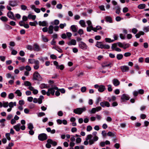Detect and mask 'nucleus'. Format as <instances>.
<instances>
[{
    "label": "nucleus",
    "instance_id": "nucleus-1",
    "mask_svg": "<svg viewBox=\"0 0 149 149\" xmlns=\"http://www.w3.org/2000/svg\"><path fill=\"white\" fill-rule=\"evenodd\" d=\"M97 133L96 132H94L92 134H89L87 136L85 139V141L84 142V144L85 145H87L89 143L90 145L94 144L95 142L97 141L99 139L98 137L97 136Z\"/></svg>",
    "mask_w": 149,
    "mask_h": 149
},
{
    "label": "nucleus",
    "instance_id": "nucleus-2",
    "mask_svg": "<svg viewBox=\"0 0 149 149\" xmlns=\"http://www.w3.org/2000/svg\"><path fill=\"white\" fill-rule=\"evenodd\" d=\"M17 1L15 0H10L8 1V5L6 6V8L8 10L10 11L12 10L11 7L9 6L12 7H15L17 5Z\"/></svg>",
    "mask_w": 149,
    "mask_h": 149
},
{
    "label": "nucleus",
    "instance_id": "nucleus-3",
    "mask_svg": "<svg viewBox=\"0 0 149 149\" xmlns=\"http://www.w3.org/2000/svg\"><path fill=\"white\" fill-rule=\"evenodd\" d=\"M86 110V107L84 106L81 108H77L74 109L73 112L76 114L81 115L82 113L85 111Z\"/></svg>",
    "mask_w": 149,
    "mask_h": 149
},
{
    "label": "nucleus",
    "instance_id": "nucleus-4",
    "mask_svg": "<svg viewBox=\"0 0 149 149\" xmlns=\"http://www.w3.org/2000/svg\"><path fill=\"white\" fill-rule=\"evenodd\" d=\"M58 89V88L56 86L49 88L48 91L47 92V95L48 96H49L50 94L52 95H54L55 92V90Z\"/></svg>",
    "mask_w": 149,
    "mask_h": 149
},
{
    "label": "nucleus",
    "instance_id": "nucleus-5",
    "mask_svg": "<svg viewBox=\"0 0 149 149\" xmlns=\"http://www.w3.org/2000/svg\"><path fill=\"white\" fill-rule=\"evenodd\" d=\"M33 79L39 81H42L43 79L38 72H35L33 74Z\"/></svg>",
    "mask_w": 149,
    "mask_h": 149
},
{
    "label": "nucleus",
    "instance_id": "nucleus-6",
    "mask_svg": "<svg viewBox=\"0 0 149 149\" xmlns=\"http://www.w3.org/2000/svg\"><path fill=\"white\" fill-rule=\"evenodd\" d=\"M38 137L39 140L43 141L47 139V136L45 133H41L38 135Z\"/></svg>",
    "mask_w": 149,
    "mask_h": 149
},
{
    "label": "nucleus",
    "instance_id": "nucleus-7",
    "mask_svg": "<svg viewBox=\"0 0 149 149\" xmlns=\"http://www.w3.org/2000/svg\"><path fill=\"white\" fill-rule=\"evenodd\" d=\"M33 50L37 52L41 51V49L39 45L37 43H35L33 45Z\"/></svg>",
    "mask_w": 149,
    "mask_h": 149
},
{
    "label": "nucleus",
    "instance_id": "nucleus-8",
    "mask_svg": "<svg viewBox=\"0 0 149 149\" xmlns=\"http://www.w3.org/2000/svg\"><path fill=\"white\" fill-rule=\"evenodd\" d=\"M79 47L82 49L85 50L87 49V46L83 42H81L79 45Z\"/></svg>",
    "mask_w": 149,
    "mask_h": 149
},
{
    "label": "nucleus",
    "instance_id": "nucleus-9",
    "mask_svg": "<svg viewBox=\"0 0 149 149\" xmlns=\"http://www.w3.org/2000/svg\"><path fill=\"white\" fill-rule=\"evenodd\" d=\"M100 105L103 107H109L110 106V103L107 101H103L100 103Z\"/></svg>",
    "mask_w": 149,
    "mask_h": 149
},
{
    "label": "nucleus",
    "instance_id": "nucleus-10",
    "mask_svg": "<svg viewBox=\"0 0 149 149\" xmlns=\"http://www.w3.org/2000/svg\"><path fill=\"white\" fill-rule=\"evenodd\" d=\"M120 68L123 72H128L129 70V68L127 66H122L120 67Z\"/></svg>",
    "mask_w": 149,
    "mask_h": 149
},
{
    "label": "nucleus",
    "instance_id": "nucleus-11",
    "mask_svg": "<svg viewBox=\"0 0 149 149\" xmlns=\"http://www.w3.org/2000/svg\"><path fill=\"white\" fill-rule=\"evenodd\" d=\"M7 16L9 18L11 19L15 20V18L14 17V14L13 12L11 11H9L7 13Z\"/></svg>",
    "mask_w": 149,
    "mask_h": 149
},
{
    "label": "nucleus",
    "instance_id": "nucleus-12",
    "mask_svg": "<svg viewBox=\"0 0 149 149\" xmlns=\"http://www.w3.org/2000/svg\"><path fill=\"white\" fill-rule=\"evenodd\" d=\"M121 99L123 101L128 100L130 99V97L128 95L124 94L121 96Z\"/></svg>",
    "mask_w": 149,
    "mask_h": 149
},
{
    "label": "nucleus",
    "instance_id": "nucleus-13",
    "mask_svg": "<svg viewBox=\"0 0 149 149\" xmlns=\"http://www.w3.org/2000/svg\"><path fill=\"white\" fill-rule=\"evenodd\" d=\"M112 82L113 85L115 86H117L120 84V82L117 79H114L112 80Z\"/></svg>",
    "mask_w": 149,
    "mask_h": 149
},
{
    "label": "nucleus",
    "instance_id": "nucleus-14",
    "mask_svg": "<svg viewBox=\"0 0 149 149\" xmlns=\"http://www.w3.org/2000/svg\"><path fill=\"white\" fill-rule=\"evenodd\" d=\"M113 9L116 10V13L117 14L119 15L120 13L121 8L119 6H116Z\"/></svg>",
    "mask_w": 149,
    "mask_h": 149
},
{
    "label": "nucleus",
    "instance_id": "nucleus-15",
    "mask_svg": "<svg viewBox=\"0 0 149 149\" xmlns=\"http://www.w3.org/2000/svg\"><path fill=\"white\" fill-rule=\"evenodd\" d=\"M39 25L40 26H47L48 23L46 21H39L38 22Z\"/></svg>",
    "mask_w": 149,
    "mask_h": 149
},
{
    "label": "nucleus",
    "instance_id": "nucleus-16",
    "mask_svg": "<svg viewBox=\"0 0 149 149\" xmlns=\"http://www.w3.org/2000/svg\"><path fill=\"white\" fill-rule=\"evenodd\" d=\"M47 142L48 143H50V144L52 145L53 146H55L57 145V143L56 141H53L51 139H48L47 140Z\"/></svg>",
    "mask_w": 149,
    "mask_h": 149
},
{
    "label": "nucleus",
    "instance_id": "nucleus-17",
    "mask_svg": "<svg viewBox=\"0 0 149 149\" xmlns=\"http://www.w3.org/2000/svg\"><path fill=\"white\" fill-rule=\"evenodd\" d=\"M106 88L105 86L103 85H100L99 86V87L98 89V91L100 92H102L104 91Z\"/></svg>",
    "mask_w": 149,
    "mask_h": 149
},
{
    "label": "nucleus",
    "instance_id": "nucleus-18",
    "mask_svg": "<svg viewBox=\"0 0 149 149\" xmlns=\"http://www.w3.org/2000/svg\"><path fill=\"white\" fill-rule=\"evenodd\" d=\"M54 26L52 25H50L48 28V33L50 34H52L53 32Z\"/></svg>",
    "mask_w": 149,
    "mask_h": 149
},
{
    "label": "nucleus",
    "instance_id": "nucleus-19",
    "mask_svg": "<svg viewBox=\"0 0 149 149\" xmlns=\"http://www.w3.org/2000/svg\"><path fill=\"white\" fill-rule=\"evenodd\" d=\"M21 124L18 123L13 126V128L16 131L18 132L20 130Z\"/></svg>",
    "mask_w": 149,
    "mask_h": 149
},
{
    "label": "nucleus",
    "instance_id": "nucleus-20",
    "mask_svg": "<svg viewBox=\"0 0 149 149\" xmlns=\"http://www.w3.org/2000/svg\"><path fill=\"white\" fill-rule=\"evenodd\" d=\"M68 45H75L76 44V40L74 39H72L71 40L67 43Z\"/></svg>",
    "mask_w": 149,
    "mask_h": 149
},
{
    "label": "nucleus",
    "instance_id": "nucleus-21",
    "mask_svg": "<svg viewBox=\"0 0 149 149\" xmlns=\"http://www.w3.org/2000/svg\"><path fill=\"white\" fill-rule=\"evenodd\" d=\"M103 45V44H102V42L97 41L96 42L95 46L98 48H101L102 49Z\"/></svg>",
    "mask_w": 149,
    "mask_h": 149
},
{
    "label": "nucleus",
    "instance_id": "nucleus-22",
    "mask_svg": "<svg viewBox=\"0 0 149 149\" xmlns=\"http://www.w3.org/2000/svg\"><path fill=\"white\" fill-rule=\"evenodd\" d=\"M144 34V32L143 31H140L138 33L136 34L135 35V36L137 38H140L141 35H143Z\"/></svg>",
    "mask_w": 149,
    "mask_h": 149
},
{
    "label": "nucleus",
    "instance_id": "nucleus-23",
    "mask_svg": "<svg viewBox=\"0 0 149 149\" xmlns=\"http://www.w3.org/2000/svg\"><path fill=\"white\" fill-rule=\"evenodd\" d=\"M59 23V21L58 19H55L51 22V24L52 25H57Z\"/></svg>",
    "mask_w": 149,
    "mask_h": 149
},
{
    "label": "nucleus",
    "instance_id": "nucleus-24",
    "mask_svg": "<svg viewBox=\"0 0 149 149\" xmlns=\"http://www.w3.org/2000/svg\"><path fill=\"white\" fill-rule=\"evenodd\" d=\"M39 87L41 89L43 88H47L48 87L47 84H45L44 83L41 84L40 85Z\"/></svg>",
    "mask_w": 149,
    "mask_h": 149
},
{
    "label": "nucleus",
    "instance_id": "nucleus-25",
    "mask_svg": "<svg viewBox=\"0 0 149 149\" xmlns=\"http://www.w3.org/2000/svg\"><path fill=\"white\" fill-rule=\"evenodd\" d=\"M116 99V97L114 96H113L111 97H108L107 98V100L109 102L114 101Z\"/></svg>",
    "mask_w": 149,
    "mask_h": 149
},
{
    "label": "nucleus",
    "instance_id": "nucleus-26",
    "mask_svg": "<svg viewBox=\"0 0 149 149\" xmlns=\"http://www.w3.org/2000/svg\"><path fill=\"white\" fill-rule=\"evenodd\" d=\"M16 102H10L9 103L8 106L10 108H12L14 106H16Z\"/></svg>",
    "mask_w": 149,
    "mask_h": 149
},
{
    "label": "nucleus",
    "instance_id": "nucleus-27",
    "mask_svg": "<svg viewBox=\"0 0 149 149\" xmlns=\"http://www.w3.org/2000/svg\"><path fill=\"white\" fill-rule=\"evenodd\" d=\"M44 99V97L42 95H40L38 99V102L39 104H41L42 102V100Z\"/></svg>",
    "mask_w": 149,
    "mask_h": 149
},
{
    "label": "nucleus",
    "instance_id": "nucleus-28",
    "mask_svg": "<svg viewBox=\"0 0 149 149\" xmlns=\"http://www.w3.org/2000/svg\"><path fill=\"white\" fill-rule=\"evenodd\" d=\"M23 85H24L26 86H31V83L28 81H25L24 82Z\"/></svg>",
    "mask_w": 149,
    "mask_h": 149
},
{
    "label": "nucleus",
    "instance_id": "nucleus-29",
    "mask_svg": "<svg viewBox=\"0 0 149 149\" xmlns=\"http://www.w3.org/2000/svg\"><path fill=\"white\" fill-rule=\"evenodd\" d=\"M91 30H93L94 31H96L95 29L94 28L93 26H88L87 27V31L88 32H90Z\"/></svg>",
    "mask_w": 149,
    "mask_h": 149
},
{
    "label": "nucleus",
    "instance_id": "nucleus-30",
    "mask_svg": "<svg viewBox=\"0 0 149 149\" xmlns=\"http://www.w3.org/2000/svg\"><path fill=\"white\" fill-rule=\"evenodd\" d=\"M15 93L17 95L18 97H21L22 95V93L19 90H16Z\"/></svg>",
    "mask_w": 149,
    "mask_h": 149
},
{
    "label": "nucleus",
    "instance_id": "nucleus-31",
    "mask_svg": "<svg viewBox=\"0 0 149 149\" xmlns=\"http://www.w3.org/2000/svg\"><path fill=\"white\" fill-rule=\"evenodd\" d=\"M106 21L107 22H109L110 23L112 22V19L111 17L110 16H106L105 18Z\"/></svg>",
    "mask_w": 149,
    "mask_h": 149
},
{
    "label": "nucleus",
    "instance_id": "nucleus-32",
    "mask_svg": "<svg viewBox=\"0 0 149 149\" xmlns=\"http://www.w3.org/2000/svg\"><path fill=\"white\" fill-rule=\"evenodd\" d=\"M28 17L29 19H32L33 20H34L36 17V15H32L31 14H29L28 16Z\"/></svg>",
    "mask_w": 149,
    "mask_h": 149
},
{
    "label": "nucleus",
    "instance_id": "nucleus-33",
    "mask_svg": "<svg viewBox=\"0 0 149 149\" xmlns=\"http://www.w3.org/2000/svg\"><path fill=\"white\" fill-rule=\"evenodd\" d=\"M79 23L82 27H84L86 26L85 22L84 20H80L79 22Z\"/></svg>",
    "mask_w": 149,
    "mask_h": 149
},
{
    "label": "nucleus",
    "instance_id": "nucleus-34",
    "mask_svg": "<svg viewBox=\"0 0 149 149\" xmlns=\"http://www.w3.org/2000/svg\"><path fill=\"white\" fill-rule=\"evenodd\" d=\"M130 46V44L129 43H126L125 42H123V48L124 49L129 48Z\"/></svg>",
    "mask_w": 149,
    "mask_h": 149
},
{
    "label": "nucleus",
    "instance_id": "nucleus-35",
    "mask_svg": "<svg viewBox=\"0 0 149 149\" xmlns=\"http://www.w3.org/2000/svg\"><path fill=\"white\" fill-rule=\"evenodd\" d=\"M123 58V55L122 54H117L116 55V58L118 60H120Z\"/></svg>",
    "mask_w": 149,
    "mask_h": 149
},
{
    "label": "nucleus",
    "instance_id": "nucleus-36",
    "mask_svg": "<svg viewBox=\"0 0 149 149\" xmlns=\"http://www.w3.org/2000/svg\"><path fill=\"white\" fill-rule=\"evenodd\" d=\"M111 63H108L107 62H105L102 64V66L103 67H108L111 65Z\"/></svg>",
    "mask_w": 149,
    "mask_h": 149
},
{
    "label": "nucleus",
    "instance_id": "nucleus-37",
    "mask_svg": "<svg viewBox=\"0 0 149 149\" xmlns=\"http://www.w3.org/2000/svg\"><path fill=\"white\" fill-rule=\"evenodd\" d=\"M41 38L42 40L43 41L45 42H47L49 40L47 38L44 36L43 35H42L41 36Z\"/></svg>",
    "mask_w": 149,
    "mask_h": 149
},
{
    "label": "nucleus",
    "instance_id": "nucleus-38",
    "mask_svg": "<svg viewBox=\"0 0 149 149\" xmlns=\"http://www.w3.org/2000/svg\"><path fill=\"white\" fill-rule=\"evenodd\" d=\"M71 28L72 31L74 32H75L77 31V29L76 26L75 25H73L71 26Z\"/></svg>",
    "mask_w": 149,
    "mask_h": 149
},
{
    "label": "nucleus",
    "instance_id": "nucleus-39",
    "mask_svg": "<svg viewBox=\"0 0 149 149\" xmlns=\"http://www.w3.org/2000/svg\"><path fill=\"white\" fill-rule=\"evenodd\" d=\"M146 7V5L144 4H141L138 6V8L140 9H143Z\"/></svg>",
    "mask_w": 149,
    "mask_h": 149
},
{
    "label": "nucleus",
    "instance_id": "nucleus-40",
    "mask_svg": "<svg viewBox=\"0 0 149 149\" xmlns=\"http://www.w3.org/2000/svg\"><path fill=\"white\" fill-rule=\"evenodd\" d=\"M107 135L109 136L116 137L114 133L111 132H109L107 133Z\"/></svg>",
    "mask_w": 149,
    "mask_h": 149
},
{
    "label": "nucleus",
    "instance_id": "nucleus-41",
    "mask_svg": "<svg viewBox=\"0 0 149 149\" xmlns=\"http://www.w3.org/2000/svg\"><path fill=\"white\" fill-rule=\"evenodd\" d=\"M28 128L29 130H33V126L32 123H29L28 124Z\"/></svg>",
    "mask_w": 149,
    "mask_h": 149
},
{
    "label": "nucleus",
    "instance_id": "nucleus-42",
    "mask_svg": "<svg viewBox=\"0 0 149 149\" xmlns=\"http://www.w3.org/2000/svg\"><path fill=\"white\" fill-rule=\"evenodd\" d=\"M143 30L146 32H149V26H144Z\"/></svg>",
    "mask_w": 149,
    "mask_h": 149
},
{
    "label": "nucleus",
    "instance_id": "nucleus-43",
    "mask_svg": "<svg viewBox=\"0 0 149 149\" xmlns=\"http://www.w3.org/2000/svg\"><path fill=\"white\" fill-rule=\"evenodd\" d=\"M105 40L106 42L109 43L113 42L114 41V40H111L110 38H106Z\"/></svg>",
    "mask_w": 149,
    "mask_h": 149
},
{
    "label": "nucleus",
    "instance_id": "nucleus-44",
    "mask_svg": "<svg viewBox=\"0 0 149 149\" xmlns=\"http://www.w3.org/2000/svg\"><path fill=\"white\" fill-rule=\"evenodd\" d=\"M52 48L55 49L60 53H62L63 52L62 50L61 49L58 48H57L56 46H53Z\"/></svg>",
    "mask_w": 149,
    "mask_h": 149
},
{
    "label": "nucleus",
    "instance_id": "nucleus-45",
    "mask_svg": "<svg viewBox=\"0 0 149 149\" xmlns=\"http://www.w3.org/2000/svg\"><path fill=\"white\" fill-rule=\"evenodd\" d=\"M110 46L108 45H103L102 49H109Z\"/></svg>",
    "mask_w": 149,
    "mask_h": 149
},
{
    "label": "nucleus",
    "instance_id": "nucleus-46",
    "mask_svg": "<svg viewBox=\"0 0 149 149\" xmlns=\"http://www.w3.org/2000/svg\"><path fill=\"white\" fill-rule=\"evenodd\" d=\"M0 19L3 22H6L8 20L7 18L5 16H2Z\"/></svg>",
    "mask_w": 149,
    "mask_h": 149
},
{
    "label": "nucleus",
    "instance_id": "nucleus-47",
    "mask_svg": "<svg viewBox=\"0 0 149 149\" xmlns=\"http://www.w3.org/2000/svg\"><path fill=\"white\" fill-rule=\"evenodd\" d=\"M38 24L37 22L35 21L34 22H30L29 23V24L31 26H36V25Z\"/></svg>",
    "mask_w": 149,
    "mask_h": 149
},
{
    "label": "nucleus",
    "instance_id": "nucleus-48",
    "mask_svg": "<svg viewBox=\"0 0 149 149\" xmlns=\"http://www.w3.org/2000/svg\"><path fill=\"white\" fill-rule=\"evenodd\" d=\"M66 26V24L65 23H64V24H60L59 26L61 29H63Z\"/></svg>",
    "mask_w": 149,
    "mask_h": 149
},
{
    "label": "nucleus",
    "instance_id": "nucleus-49",
    "mask_svg": "<svg viewBox=\"0 0 149 149\" xmlns=\"http://www.w3.org/2000/svg\"><path fill=\"white\" fill-rule=\"evenodd\" d=\"M117 44L114 43L111 46V49L113 50H115V48L117 47Z\"/></svg>",
    "mask_w": 149,
    "mask_h": 149
},
{
    "label": "nucleus",
    "instance_id": "nucleus-50",
    "mask_svg": "<svg viewBox=\"0 0 149 149\" xmlns=\"http://www.w3.org/2000/svg\"><path fill=\"white\" fill-rule=\"evenodd\" d=\"M14 95L13 93H10L8 96V98L10 99H13L14 97Z\"/></svg>",
    "mask_w": 149,
    "mask_h": 149
},
{
    "label": "nucleus",
    "instance_id": "nucleus-51",
    "mask_svg": "<svg viewBox=\"0 0 149 149\" xmlns=\"http://www.w3.org/2000/svg\"><path fill=\"white\" fill-rule=\"evenodd\" d=\"M17 59L21 61L22 62H24L25 61V59L24 58H22L20 56H18L17 58Z\"/></svg>",
    "mask_w": 149,
    "mask_h": 149
},
{
    "label": "nucleus",
    "instance_id": "nucleus-52",
    "mask_svg": "<svg viewBox=\"0 0 149 149\" xmlns=\"http://www.w3.org/2000/svg\"><path fill=\"white\" fill-rule=\"evenodd\" d=\"M64 68V66L63 65H58L56 66L57 69H59L61 70H63Z\"/></svg>",
    "mask_w": 149,
    "mask_h": 149
},
{
    "label": "nucleus",
    "instance_id": "nucleus-53",
    "mask_svg": "<svg viewBox=\"0 0 149 149\" xmlns=\"http://www.w3.org/2000/svg\"><path fill=\"white\" fill-rule=\"evenodd\" d=\"M3 106L4 107L6 108L8 107L9 103L8 102H3Z\"/></svg>",
    "mask_w": 149,
    "mask_h": 149
},
{
    "label": "nucleus",
    "instance_id": "nucleus-54",
    "mask_svg": "<svg viewBox=\"0 0 149 149\" xmlns=\"http://www.w3.org/2000/svg\"><path fill=\"white\" fill-rule=\"evenodd\" d=\"M25 103L24 101L23 100H20L19 101V105L23 106Z\"/></svg>",
    "mask_w": 149,
    "mask_h": 149
},
{
    "label": "nucleus",
    "instance_id": "nucleus-55",
    "mask_svg": "<svg viewBox=\"0 0 149 149\" xmlns=\"http://www.w3.org/2000/svg\"><path fill=\"white\" fill-rule=\"evenodd\" d=\"M131 55L130 52H127L124 53V55L125 57H127L130 56Z\"/></svg>",
    "mask_w": 149,
    "mask_h": 149
},
{
    "label": "nucleus",
    "instance_id": "nucleus-56",
    "mask_svg": "<svg viewBox=\"0 0 149 149\" xmlns=\"http://www.w3.org/2000/svg\"><path fill=\"white\" fill-rule=\"evenodd\" d=\"M7 95V94L5 92H3L1 94V96L3 98L5 97Z\"/></svg>",
    "mask_w": 149,
    "mask_h": 149
},
{
    "label": "nucleus",
    "instance_id": "nucleus-57",
    "mask_svg": "<svg viewBox=\"0 0 149 149\" xmlns=\"http://www.w3.org/2000/svg\"><path fill=\"white\" fill-rule=\"evenodd\" d=\"M108 87V90L109 92H111L112 91V86L111 85H107Z\"/></svg>",
    "mask_w": 149,
    "mask_h": 149
},
{
    "label": "nucleus",
    "instance_id": "nucleus-58",
    "mask_svg": "<svg viewBox=\"0 0 149 149\" xmlns=\"http://www.w3.org/2000/svg\"><path fill=\"white\" fill-rule=\"evenodd\" d=\"M26 70L28 71H30L31 70V67L29 65H26L25 67Z\"/></svg>",
    "mask_w": 149,
    "mask_h": 149
},
{
    "label": "nucleus",
    "instance_id": "nucleus-59",
    "mask_svg": "<svg viewBox=\"0 0 149 149\" xmlns=\"http://www.w3.org/2000/svg\"><path fill=\"white\" fill-rule=\"evenodd\" d=\"M96 112V110L95 108H93L90 111V112L91 114L95 113Z\"/></svg>",
    "mask_w": 149,
    "mask_h": 149
},
{
    "label": "nucleus",
    "instance_id": "nucleus-60",
    "mask_svg": "<svg viewBox=\"0 0 149 149\" xmlns=\"http://www.w3.org/2000/svg\"><path fill=\"white\" fill-rule=\"evenodd\" d=\"M87 89L86 88L85 86H83L81 88V92L84 93L86 92Z\"/></svg>",
    "mask_w": 149,
    "mask_h": 149
},
{
    "label": "nucleus",
    "instance_id": "nucleus-61",
    "mask_svg": "<svg viewBox=\"0 0 149 149\" xmlns=\"http://www.w3.org/2000/svg\"><path fill=\"white\" fill-rule=\"evenodd\" d=\"M132 33L134 34H136L138 30L136 29L135 28H134L132 29Z\"/></svg>",
    "mask_w": 149,
    "mask_h": 149
},
{
    "label": "nucleus",
    "instance_id": "nucleus-62",
    "mask_svg": "<svg viewBox=\"0 0 149 149\" xmlns=\"http://www.w3.org/2000/svg\"><path fill=\"white\" fill-rule=\"evenodd\" d=\"M27 8V6L25 5H22L21 6V8L22 10H26Z\"/></svg>",
    "mask_w": 149,
    "mask_h": 149
},
{
    "label": "nucleus",
    "instance_id": "nucleus-63",
    "mask_svg": "<svg viewBox=\"0 0 149 149\" xmlns=\"http://www.w3.org/2000/svg\"><path fill=\"white\" fill-rule=\"evenodd\" d=\"M92 129V127L90 125L88 126L86 128V130L87 131L89 132Z\"/></svg>",
    "mask_w": 149,
    "mask_h": 149
},
{
    "label": "nucleus",
    "instance_id": "nucleus-64",
    "mask_svg": "<svg viewBox=\"0 0 149 149\" xmlns=\"http://www.w3.org/2000/svg\"><path fill=\"white\" fill-rule=\"evenodd\" d=\"M146 107L145 106L142 105L140 108V110L141 111H143L146 109Z\"/></svg>",
    "mask_w": 149,
    "mask_h": 149
}]
</instances>
